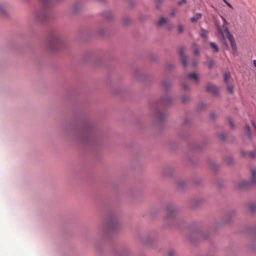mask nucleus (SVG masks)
Segmentation results:
<instances>
[{
	"instance_id": "f257e3e1",
	"label": "nucleus",
	"mask_w": 256,
	"mask_h": 256,
	"mask_svg": "<svg viewBox=\"0 0 256 256\" xmlns=\"http://www.w3.org/2000/svg\"><path fill=\"white\" fill-rule=\"evenodd\" d=\"M44 8L40 10L36 11L34 14V18L36 20L43 21L48 18V12L46 8L50 4L52 0H41Z\"/></svg>"
},
{
	"instance_id": "f03ea898",
	"label": "nucleus",
	"mask_w": 256,
	"mask_h": 256,
	"mask_svg": "<svg viewBox=\"0 0 256 256\" xmlns=\"http://www.w3.org/2000/svg\"><path fill=\"white\" fill-rule=\"evenodd\" d=\"M256 184V168L252 170V177L250 182H248L244 180H241L236 184V188L238 190L247 188L250 185Z\"/></svg>"
},
{
	"instance_id": "7ed1b4c3",
	"label": "nucleus",
	"mask_w": 256,
	"mask_h": 256,
	"mask_svg": "<svg viewBox=\"0 0 256 256\" xmlns=\"http://www.w3.org/2000/svg\"><path fill=\"white\" fill-rule=\"evenodd\" d=\"M62 41L60 36L58 35L54 36L49 40L48 44V46L52 50H54L58 48L61 44Z\"/></svg>"
},
{
	"instance_id": "20e7f679",
	"label": "nucleus",
	"mask_w": 256,
	"mask_h": 256,
	"mask_svg": "<svg viewBox=\"0 0 256 256\" xmlns=\"http://www.w3.org/2000/svg\"><path fill=\"white\" fill-rule=\"evenodd\" d=\"M216 29L218 32L221 35L220 39L222 41V42L224 45L226 46H228V45L226 43V38L224 36V34L225 33L226 34V33L224 32L223 29V24L222 26H220L218 24H216Z\"/></svg>"
},
{
	"instance_id": "39448f33",
	"label": "nucleus",
	"mask_w": 256,
	"mask_h": 256,
	"mask_svg": "<svg viewBox=\"0 0 256 256\" xmlns=\"http://www.w3.org/2000/svg\"><path fill=\"white\" fill-rule=\"evenodd\" d=\"M226 36L230 40L234 54H236L237 52V48L233 36L230 32H228V34H226Z\"/></svg>"
},
{
	"instance_id": "423d86ee",
	"label": "nucleus",
	"mask_w": 256,
	"mask_h": 256,
	"mask_svg": "<svg viewBox=\"0 0 256 256\" xmlns=\"http://www.w3.org/2000/svg\"><path fill=\"white\" fill-rule=\"evenodd\" d=\"M206 90L210 92L214 95L218 93V89L216 86L212 84H208L206 86Z\"/></svg>"
},
{
	"instance_id": "0eeeda50",
	"label": "nucleus",
	"mask_w": 256,
	"mask_h": 256,
	"mask_svg": "<svg viewBox=\"0 0 256 256\" xmlns=\"http://www.w3.org/2000/svg\"><path fill=\"white\" fill-rule=\"evenodd\" d=\"M166 212V217L168 218H174L176 214L175 210L172 207L167 208Z\"/></svg>"
},
{
	"instance_id": "6e6552de",
	"label": "nucleus",
	"mask_w": 256,
	"mask_h": 256,
	"mask_svg": "<svg viewBox=\"0 0 256 256\" xmlns=\"http://www.w3.org/2000/svg\"><path fill=\"white\" fill-rule=\"evenodd\" d=\"M184 48H180L179 50V54L182 58V61L183 66L184 67H186L187 56L184 54Z\"/></svg>"
},
{
	"instance_id": "1a4fd4ad",
	"label": "nucleus",
	"mask_w": 256,
	"mask_h": 256,
	"mask_svg": "<svg viewBox=\"0 0 256 256\" xmlns=\"http://www.w3.org/2000/svg\"><path fill=\"white\" fill-rule=\"evenodd\" d=\"M186 78L188 80H192L196 84H197L199 80L198 75L194 72L188 74L186 76Z\"/></svg>"
},
{
	"instance_id": "9d476101",
	"label": "nucleus",
	"mask_w": 256,
	"mask_h": 256,
	"mask_svg": "<svg viewBox=\"0 0 256 256\" xmlns=\"http://www.w3.org/2000/svg\"><path fill=\"white\" fill-rule=\"evenodd\" d=\"M202 17V14L200 13H196V15L191 18L190 21L192 22L196 23V22L199 20H200Z\"/></svg>"
},
{
	"instance_id": "9b49d317",
	"label": "nucleus",
	"mask_w": 256,
	"mask_h": 256,
	"mask_svg": "<svg viewBox=\"0 0 256 256\" xmlns=\"http://www.w3.org/2000/svg\"><path fill=\"white\" fill-rule=\"evenodd\" d=\"M221 18H222V22H223V29L224 30V32L226 33V34H228V32H230L226 26V25H227V22H226V18L223 16H221Z\"/></svg>"
},
{
	"instance_id": "f8f14e48",
	"label": "nucleus",
	"mask_w": 256,
	"mask_h": 256,
	"mask_svg": "<svg viewBox=\"0 0 256 256\" xmlns=\"http://www.w3.org/2000/svg\"><path fill=\"white\" fill-rule=\"evenodd\" d=\"M117 226V222L116 220H112L108 224V227L110 230H114Z\"/></svg>"
},
{
	"instance_id": "ddd939ff",
	"label": "nucleus",
	"mask_w": 256,
	"mask_h": 256,
	"mask_svg": "<svg viewBox=\"0 0 256 256\" xmlns=\"http://www.w3.org/2000/svg\"><path fill=\"white\" fill-rule=\"evenodd\" d=\"M210 45L214 52H218L219 51L218 46L214 42H210Z\"/></svg>"
},
{
	"instance_id": "4468645a",
	"label": "nucleus",
	"mask_w": 256,
	"mask_h": 256,
	"mask_svg": "<svg viewBox=\"0 0 256 256\" xmlns=\"http://www.w3.org/2000/svg\"><path fill=\"white\" fill-rule=\"evenodd\" d=\"M242 155L244 156H248L250 158H254L256 156V152H246V154H242Z\"/></svg>"
},
{
	"instance_id": "2eb2a0df",
	"label": "nucleus",
	"mask_w": 256,
	"mask_h": 256,
	"mask_svg": "<svg viewBox=\"0 0 256 256\" xmlns=\"http://www.w3.org/2000/svg\"><path fill=\"white\" fill-rule=\"evenodd\" d=\"M156 116L158 118V120H162L163 119V118L164 117V114L160 112L158 110H156Z\"/></svg>"
},
{
	"instance_id": "dca6fc26",
	"label": "nucleus",
	"mask_w": 256,
	"mask_h": 256,
	"mask_svg": "<svg viewBox=\"0 0 256 256\" xmlns=\"http://www.w3.org/2000/svg\"><path fill=\"white\" fill-rule=\"evenodd\" d=\"M167 22V19L165 18L162 17L160 18L158 22V25L159 26H162L164 24Z\"/></svg>"
},
{
	"instance_id": "f3484780",
	"label": "nucleus",
	"mask_w": 256,
	"mask_h": 256,
	"mask_svg": "<svg viewBox=\"0 0 256 256\" xmlns=\"http://www.w3.org/2000/svg\"><path fill=\"white\" fill-rule=\"evenodd\" d=\"M230 78V73L226 72L224 74V82L226 84H228L229 80Z\"/></svg>"
},
{
	"instance_id": "a211bd4d",
	"label": "nucleus",
	"mask_w": 256,
	"mask_h": 256,
	"mask_svg": "<svg viewBox=\"0 0 256 256\" xmlns=\"http://www.w3.org/2000/svg\"><path fill=\"white\" fill-rule=\"evenodd\" d=\"M6 10L5 6L0 4V14L4 15L6 14Z\"/></svg>"
},
{
	"instance_id": "6ab92c4d",
	"label": "nucleus",
	"mask_w": 256,
	"mask_h": 256,
	"mask_svg": "<svg viewBox=\"0 0 256 256\" xmlns=\"http://www.w3.org/2000/svg\"><path fill=\"white\" fill-rule=\"evenodd\" d=\"M249 210L252 212H256V204H255V203L250 204L249 206Z\"/></svg>"
},
{
	"instance_id": "aec40b11",
	"label": "nucleus",
	"mask_w": 256,
	"mask_h": 256,
	"mask_svg": "<svg viewBox=\"0 0 256 256\" xmlns=\"http://www.w3.org/2000/svg\"><path fill=\"white\" fill-rule=\"evenodd\" d=\"M226 85L228 92L230 94H232L234 92L233 86L230 84L229 83L226 84Z\"/></svg>"
},
{
	"instance_id": "412c9836",
	"label": "nucleus",
	"mask_w": 256,
	"mask_h": 256,
	"mask_svg": "<svg viewBox=\"0 0 256 256\" xmlns=\"http://www.w3.org/2000/svg\"><path fill=\"white\" fill-rule=\"evenodd\" d=\"M244 130H245V131L246 133V134L247 136L249 137V138H250L251 136V132H250V127L248 126H246L245 127H244Z\"/></svg>"
},
{
	"instance_id": "4be33fe9",
	"label": "nucleus",
	"mask_w": 256,
	"mask_h": 256,
	"mask_svg": "<svg viewBox=\"0 0 256 256\" xmlns=\"http://www.w3.org/2000/svg\"><path fill=\"white\" fill-rule=\"evenodd\" d=\"M200 36L204 38H206V31L204 29L201 30Z\"/></svg>"
},
{
	"instance_id": "5701e85b",
	"label": "nucleus",
	"mask_w": 256,
	"mask_h": 256,
	"mask_svg": "<svg viewBox=\"0 0 256 256\" xmlns=\"http://www.w3.org/2000/svg\"><path fill=\"white\" fill-rule=\"evenodd\" d=\"M170 84L168 82H167V81H164L163 82H162V86L165 88H168V87H170Z\"/></svg>"
},
{
	"instance_id": "b1692460",
	"label": "nucleus",
	"mask_w": 256,
	"mask_h": 256,
	"mask_svg": "<svg viewBox=\"0 0 256 256\" xmlns=\"http://www.w3.org/2000/svg\"><path fill=\"white\" fill-rule=\"evenodd\" d=\"M178 29L179 33H182L184 31V28L182 24H178Z\"/></svg>"
},
{
	"instance_id": "393cba45",
	"label": "nucleus",
	"mask_w": 256,
	"mask_h": 256,
	"mask_svg": "<svg viewBox=\"0 0 256 256\" xmlns=\"http://www.w3.org/2000/svg\"><path fill=\"white\" fill-rule=\"evenodd\" d=\"M182 99L183 102H186L189 100V98L188 96L184 95L182 96Z\"/></svg>"
},
{
	"instance_id": "a878e982",
	"label": "nucleus",
	"mask_w": 256,
	"mask_h": 256,
	"mask_svg": "<svg viewBox=\"0 0 256 256\" xmlns=\"http://www.w3.org/2000/svg\"><path fill=\"white\" fill-rule=\"evenodd\" d=\"M208 68L211 69L214 66V62L212 60H209L208 62Z\"/></svg>"
},
{
	"instance_id": "bb28decb",
	"label": "nucleus",
	"mask_w": 256,
	"mask_h": 256,
	"mask_svg": "<svg viewBox=\"0 0 256 256\" xmlns=\"http://www.w3.org/2000/svg\"><path fill=\"white\" fill-rule=\"evenodd\" d=\"M170 98L169 97L166 98V99L162 100L163 102L166 104L169 102H170Z\"/></svg>"
},
{
	"instance_id": "cd10ccee",
	"label": "nucleus",
	"mask_w": 256,
	"mask_h": 256,
	"mask_svg": "<svg viewBox=\"0 0 256 256\" xmlns=\"http://www.w3.org/2000/svg\"><path fill=\"white\" fill-rule=\"evenodd\" d=\"M186 0H181L180 1L178 2V5L182 6L184 4H186Z\"/></svg>"
},
{
	"instance_id": "c85d7f7f",
	"label": "nucleus",
	"mask_w": 256,
	"mask_h": 256,
	"mask_svg": "<svg viewBox=\"0 0 256 256\" xmlns=\"http://www.w3.org/2000/svg\"><path fill=\"white\" fill-rule=\"evenodd\" d=\"M228 122H229V124H230V127L232 128H234V123L232 122V120L231 119H229L228 120Z\"/></svg>"
},
{
	"instance_id": "c756f323",
	"label": "nucleus",
	"mask_w": 256,
	"mask_h": 256,
	"mask_svg": "<svg viewBox=\"0 0 256 256\" xmlns=\"http://www.w3.org/2000/svg\"><path fill=\"white\" fill-rule=\"evenodd\" d=\"M226 4L230 8H233V7L226 0H225V1H224Z\"/></svg>"
},
{
	"instance_id": "7c9ffc66",
	"label": "nucleus",
	"mask_w": 256,
	"mask_h": 256,
	"mask_svg": "<svg viewBox=\"0 0 256 256\" xmlns=\"http://www.w3.org/2000/svg\"><path fill=\"white\" fill-rule=\"evenodd\" d=\"M176 10H172L170 13V14L172 16H174L175 15V14H176Z\"/></svg>"
},
{
	"instance_id": "2f4dec72",
	"label": "nucleus",
	"mask_w": 256,
	"mask_h": 256,
	"mask_svg": "<svg viewBox=\"0 0 256 256\" xmlns=\"http://www.w3.org/2000/svg\"><path fill=\"white\" fill-rule=\"evenodd\" d=\"M175 252L174 251L171 250L168 252V256H174Z\"/></svg>"
},
{
	"instance_id": "473e14b6",
	"label": "nucleus",
	"mask_w": 256,
	"mask_h": 256,
	"mask_svg": "<svg viewBox=\"0 0 256 256\" xmlns=\"http://www.w3.org/2000/svg\"><path fill=\"white\" fill-rule=\"evenodd\" d=\"M182 87H183V88L184 90H187L189 88V86L186 85V84H184L183 86H182Z\"/></svg>"
},
{
	"instance_id": "72a5a7b5",
	"label": "nucleus",
	"mask_w": 256,
	"mask_h": 256,
	"mask_svg": "<svg viewBox=\"0 0 256 256\" xmlns=\"http://www.w3.org/2000/svg\"><path fill=\"white\" fill-rule=\"evenodd\" d=\"M198 50H194V54H195L196 55V54H198Z\"/></svg>"
},
{
	"instance_id": "f704fd0d",
	"label": "nucleus",
	"mask_w": 256,
	"mask_h": 256,
	"mask_svg": "<svg viewBox=\"0 0 256 256\" xmlns=\"http://www.w3.org/2000/svg\"><path fill=\"white\" fill-rule=\"evenodd\" d=\"M252 125L256 130V124L254 122H252Z\"/></svg>"
},
{
	"instance_id": "c9c22d12",
	"label": "nucleus",
	"mask_w": 256,
	"mask_h": 256,
	"mask_svg": "<svg viewBox=\"0 0 256 256\" xmlns=\"http://www.w3.org/2000/svg\"><path fill=\"white\" fill-rule=\"evenodd\" d=\"M192 64H193L194 66H196L197 64L196 62H194Z\"/></svg>"
},
{
	"instance_id": "e433bc0d",
	"label": "nucleus",
	"mask_w": 256,
	"mask_h": 256,
	"mask_svg": "<svg viewBox=\"0 0 256 256\" xmlns=\"http://www.w3.org/2000/svg\"><path fill=\"white\" fill-rule=\"evenodd\" d=\"M221 138H222V139H224L225 138V136H224V134H222Z\"/></svg>"
},
{
	"instance_id": "4c0bfd02",
	"label": "nucleus",
	"mask_w": 256,
	"mask_h": 256,
	"mask_svg": "<svg viewBox=\"0 0 256 256\" xmlns=\"http://www.w3.org/2000/svg\"><path fill=\"white\" fill-rule=\"evenodd\" d=\"M162 2V0H157L156 2Z\"/></svg>"
},
{
	"instance_id": "58836bf2",
	"label": "nucleus",
	"mask_w": 256,
	"mask_h": 256,
	"mask_svg": "<svg viewBox=\"0 0 256 256\" xmlns=\"http://www.w3.org/2000/svg\"><path fill=\"white\" fill-rule=\"evenodd\" d=\"M211 117H212V118H214V115H213V114H211Z\"/></svg>"
},
{
	"instance_id": "ea45409f",
	"label": "nucleus",
	"mask_w": 256,
	"mask_h": 256,
	"mask_svg": "<svg viewBox=\"0 0 256 256\" xmlns=\"http://www.w3.org/2000/svg\"><path fill=\"white\" fill-rule=\"evenodd\" d=\"M74 10H75V11H76V10H78V9H76V8H74Z\"/></svg>"
},
{
	"instance_id": "a19ab883",
	"label": "nucleus",
	"mask_w": 256,
	"mask_h": 256,
	"mask_svg": "<svg viewBox=\"0 0 256 256\" xmlns=\"http://www.w3.org/2000/svg\"><path fill=\"white\" fill-rule=\"evenodd\" d=\"M156 8H159V7H158V4H156Z\"/></svg>"
},
{
	"instance_id": "79ce46f5",
	"label": "nucleus",
	"mask_w": 256,
	"mask_h": 256,
	"mask_svg": "<svg viewBox=\"0 0 256 256\" xmlns=\"http://www.w3.org/2000/svg\"><path fill=\"white\" fill-rule=\"evenodd\" d=\"M223 1H225V0H223Z\"/></svg>"
}]
</instances>
